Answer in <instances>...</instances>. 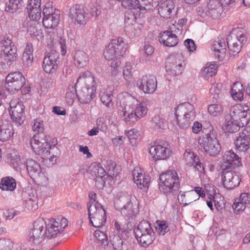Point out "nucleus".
<instances>
[{
    "label": "nucleus",
    "instance_id": "obj_1",
    "mask_svg": "<svg viewBox=\"0 0 250 250\" xmlns=\"http://www.w3.org/2000/svg\"><path fill=\"white\" fill-rule=\"evenodd\" d=\"M117 105L120 117L129 125L134 120L144 118L146 116L148 110L145 103L141 102L126 92L118 95Z\"/></svg>",
    "mask_w": 250,
    "mask_h": 250
},
{
    "label": "nucleus",
    "instance_id": "obj_2",
    "mask_svg": "<svg viewBox=\"0 0 250 250\" xmlns=\"http://www.w3.org/2000/svg\"><path fill=\"white\" fill-rule=\"evenodd\" d=\"M15 168L21 170L25 167L31 178L38 185L46 186L49 183V178L46 172L43 171L40 165L35 160L28 158L26 160L19 155L12 162Z\"/></svg>",
    "mask_w": 250,
    "mask_h": 250
},
{
    "label": "nucleus",
    "instance_id": "obj_3",
    "mask_svg": "<svg viewBox=\"0 0 250 250\" xmlns=\"http://www.w3.org/2000/svg\"><path fill=\"white\" fill-rule=\"evenodd\" d=\"M77 96L82 104L89 103L95 96L97 89L95 78L89 71L81 73L75 83Z\"/></svg>",
    "mask_w": 250,
    "mask_h": 250
},
{
    "label": "nucleus",
    "instance_id": "obj_4",
    "mask_svg": "<svg viewBox=\"0 0 250 250\" xmlns=\"http://www.w3.org/2000/svg\"><path fill=\"white\" fill-rule=\"evenodd\" d=\"M33 151L38 155H42L54 163L60 154L59 149L55 146H51L48 142V137L44 135L37 134L30 140Z\"/></svg>",
    "mask_w": 250,
    "mask_h": 250
},
{
    "label": "nucleus",
    "instance_id": "obj_5",
    "mask_svg": "<svg viewBox=\"0 0 250 250\" xmlns=\"http://www.w3.org/2000/svg\"><path fill=\"white\" fill-rule=\"evenodd\" d=\"M198 144L207 154L211 156L219 155L221 150V145L216 135L211 129H203L199 138Z\"/></svg>",
    "mask_w": 250,
    "mask_h": 250
},
{
    "label": "nucleus",
    "instance_id": "obj_6",
    "mask_svg": "<svg viewBox=\"0 0 250 250\" xmlns=\"http://www.w3.org/2000/svg\"><path fill=\"white\" fill-rule=\"evenodd\" d=\"M175 116L179 126L183 129L188 128L195 117L194 106L189 103L180 104L175 108Z\"/></svg>",
    "mask_w": 250,
    "mask_h": 250
},
{
    "label": "nucleus",
    "instance_id": "obj_7",
    "mask_svg": "<svg viewBox=\"0 0 250 250\" xmlns=\"http://www.w3.org/2000/svg\"><path fill=\"white\" fill-rule=\"evenodd\" d=\"M247 40V33L244 28L238 27L233 29L227 37L229 54L233 56L237 55Z\"/></svg>",
    "mask_w": 250,
    "mask_h": 250
},
{
    "label": "nucleus",
    "instance_id": "obj_8",
    "mask_svg": "<svg viewBox=\"0 0 250 250\" xmlns=\"http://www.w3.org/2000/svg\"><path fill=\"white\" fill-rule=\"evenodd\" d=\"M116 208L128 218H132L139 212L138 203L127 194H122L114 203Z\"/></svg>",
    "mask_w": 250,
    "mask_h": 250
},
{
    "label": "nucleus",
    "instance_id": "obj_9",
    "mask_svg": "<svg viewBox=\"0 0 250 250\" xmlns=\"http://www.w3.org/2000/svg\"><path fill=\"white\" fill-rule=\"evenodd\" d=\"M159 189L161 192L167 195L176 191L180 187V180L177 172L169 170L159 176Z\"/></svg>",
    "mask_w": 250,
    "mask_h": 250
},
{
    "label": "nucleus",
    "instance_id": "obj_10",
    "mask_svg": "<svg viewBox=\"0 0 250 250\" xmlns=\"http://www.w3.org/2000/svg\"><path fill=\"white\" fill-rule=\"evenodd\" d=\"M128 48V44L122 37L111 41L104 50L103 55L107 60L118 59L123 56Z\"/></svg>",
    "mask_w": 250,
    "mask_h": 250
},
{
    "label": "nucleus",
    "instance_id": "obj_11",
    "mask_svg": "<svg viewBox=\"0 0 250 250\" xmlns=\"http://www.w3.org/2000/svg\"><path fill=\"white\" fill-rule=\"evenodd\" d=\"M135 234L138 241L144 247L151 244L154 239L153 230L146 221L143 220L139 224Z\"/></svg>",
    "mask_w": 250,
    "mask_h": 250
},
{
    "label": "nucleus",
    "instance_id": "obj_12",
    "mask_svg": "<svg viewBox=\"0 0 250 250\" xmlns=\"http://www.w3.org/2000/svg\"><path fill=\"white\" fill-rule=\"evenodd\" d=\"M17 48L11 38L4 37L0 42V56L10 64L17 60Z\"/></svg>",
    "mask_w": 250,
    "mask_h": 250
},
{
    "label": "nucleus",
    "instance_id": "obj_13",
    "mask_svg": "<svg viewBox=\"0 0 250 250\" xmlns=\"http://www.w3.org/2000/svg\"><path fill=\"white\" fill-rule=\"evenodd\" d=\"M25 78L20 71L9 73L5 78L4 88L8 92L14 94L17 93L25 84Z\"/></svg>",
    "mask_w": 250,
    "mask_h": 250
},
{
    "label": "nucleus",
    "instance_id": "obj_14",
    "mask_svg": "<svg viewBox=\"0 0 250 250\" xmlns=\"http://www.w3.org/2000/svg\"><path fill=\"white\" fill-rule=\"evenodd\" d=\"M149 153L152 159L155 161L166 160L172 154V150L165 142L156 141L148 147Z\"/></svg>",
    "mask_w": 250,
    "mask_h": 250
},
{
    "label": "nucleus",
    "instance_id": "obj_15",
    "mask_svg": "<svg viewBox=\"0 0 250 250\" xmlns=\"http://www.w3.org/2000/svg\"><path fill=\"white\" fill-rule=\"evenodd\" d=\"M46 227L45 236L47 238L56 237L59 233L62 232L68 225L67 220L63 217L48 218L44 220Z\"/></svg>",
    "mask_w": 250,
    "mask_h": 250
},
{
    "label": "nucleus",
    "instance_id": "obj_16",
    "mask_svg": "<svg viewBox=\"0 0 250 250\" xmlns=\"http://www.w3.org/2000/svg\"><path fill=\"white\" fill-rule=\"evenodd\" d=\"M184 57L181 53L170 55L166 62L167 74L173 76L180 74L184 69Z\"/></svg>",
    "mask_w": 250,
    "mask_h": 250
},
{
    "label": "nucleus",
    "instance_id": "obj_17",
    "mask_svg": "<svg viewBox=\"0 0 250 250\" xmlns=\"http://www.w3.org/2000/svg\"><path fill=\"white\" fill-rule=\"evenodd\" d=\"M90 224L95 228L103 226L106 221V212L101 204L89 206L88 208Z\"/></svg>",
    "mask_w": 250,
    "mask_h": 250
},
{
    "label": "nucleus",
    "instance_id": "obj_18",
    "mask_svg": "<svg viewBox=\"0 0 250 250\" xmlns=\"http://www.w3.org/2000/svg\"><path fill=\"white\" fill-rule=\"evenodd\" d=\"M229 115L232 120L246 125L250 120V110L246 104H236L230 107Z\"/></svg>",
    "mask_w": 250,
    "mask_h": 250
},
{
    "label": "nucleus",
    "instance_id": "obj_19",
    "mask_svg": "<svg viewBox=\"0 0 250 250\" xmlns=\"http://www.w3.org/2000/svg\"><path fill=\"white\" fill-rule=\"evenodd\" d=\"M8 111L12 122L17 126L21 125L23 123L25 120L24 106L22 102L17 99L11 100Z\"/></svg>",
    "mask_w": 250,
    "mask_h": 250
},
{
    "label": "nucleus",
    "instance_id": "obj_20",
    "mask_svg": "<svg viewBox=\"0 0 250 250\" xmlns=\"http://www.w3.org/2000/svg\"><path fill=\"white\" fill-rule=\"evenodd\" d=\"M157 80L153 75H144L136 82L138 88L146 94H153L157 88Z\"/></svg>",
    "mask_w": 250,
    "mask_h": 250
},
{
    "label": "nucleus",
    "instance_id": "obj_21",
    "mask_svg": "<svg viewBox=\"0 0 250 250\" xmlns=\"http://www.w3.org/2000/svg\"><path fill=\"white\" fill-rule=\"evenodd\" d=\"M43 25L46 28L52 29L56 27L59 20V11L55 10L49 5H45L42 10Z\"/></svg>",
    "mask_w": 250,
    "mask_h": 250
},
{
    "label": "nucleus",
    "instance_id": "obj_22",
    "mask_svg": "<svg viewBox=\"0 0 250 250\" xmlns=\"http://www.w3.org/2000/svg\"><path fill=\"white\" fill-rule=\"evenodd\" d=\"M221 177L223 185L228 190H231L238 187L242 180L241 174L232 170L224 171Z\"/></svg>",
    "mask_w": 250,
    "mask_h": 250
},
{
    "label": "nucleus",
    "instance_id": "obj_23",
    "mask_svg": "<svg viewBox=\"0 0 250 250\" xmlns=\"http://www.w3.org/2000/svg\"><path fill=\"white\" fill-rule=\"evenodd\" d=\"M136 19L133 15L127 13L125 16V30L130 38L138 37L141 33V26L137 23Z\"/></svg>",
    "mask_w": 250,
    "mask_h": 250
},
{
    "label": "nucleus",
    "instance_id": "obj_24",
    "mask_svg": "<svg viewBox=\"0 0 250 250\" xmlns=\"http://www.w3.org/2000/svg\"><path fill=\"white\" fill-rule=\"evenodd\" d=\"M59 62L58 53H48L44 57L42 67L45 73L53 74L57 71Z\"/></svg>",
    "mask_w": 250,
    "mask_h": 250
},
{
    "label": "nucleus",
    "instance_id": "obj_25",
    "mask_svg": "<svg viewBox=\"0 0 250 250\" xmlns=\"http://www.w3.org/2000/svg\"><path fill=\"white\" fill-rule=\"evenodd\" d=\"M121 2L122 6L129 10L125 12V16L128 13L130 15H133L137 18L138 16L146 11V8L141 4L139 0H122Z\"/></svg>",
    "mask_w": 250,
    "mask_h": 250
},
{
    "label": "nucleus",
    "instance_id": "obj_26",
    "mask_svg": "<svg viewBox=\"0 0 250 250\" xmlns=\"http://www.w3.org/2000/svg\"><path fill=\"white\" fill-rule=\"evenodd\" d=\"M234 144L237 150L240 152L250 150V128L244 129L236 137Z\"/></svg>",
    "mask_w": 250,
    "mask_h": 250
},
{
    "label": "nucleus",
    "instance_id": "obj_27",
    "mask_svg": "<svg viewBox=\"0 0 250 250\" xmlns=\"http://www.w3.org/2000/svg\"><path fill=\"white\" fill-rule=\"evenodd\" d=\"M86 16L84 8L81 5H73L69 9V17L73 22L80 24H84L87 21Z\"/></svg>",
    "mask_w": 250,
    "mask_h": 250
},
{
    "label": "nucleus",
    "instance_id": "obj_28",
    "mask_svg": "<svg viewBox=\"0 0 250 250\" xmlns=\"http://www.w3.org/2000/svg\"><path fill=\"white\" fill-rule=\"evenodd\" d=\"M23 27L34 40L39 42L43 40L44 36L41 29V25L37 21H27L24 23Z\"/></svg>",
    "mask_w": 250,
    "mask_h": 250
},
{
    "label": "nucleus",
    "instance_id": "obj_29",
    "mask_svg": "<svg viewBox=\"0 0 250 250\" xmlns=\"http://www.w3.org/2000/svg\"><path fill=\"white\" fill-rule=\"evenodd\" d=\"M44 225V220L43 219H40L34 222L33 228L29 234L30 241L39 243L42 241L43 236L46 237L45 232L42 231Z\"/></svg>",
    "mask_w": 250,
    "mask_h": 250
},
{
    "label": "nucleus",
    "instance_id": "obj_30",
    "mask_svg": "<svg viewBox=\"0 0 250 250\" xmlns=\"http://www.w3.org/2000/svg\"><path fill=\"white\" fill-rule=\"evenodd\" d=\"M134 183L138 188L146 191L149 187L150 177L146 175L144 171L140 167H135L132 171Z\"/></svg>",
    "mask_w": 250,
    "mask_h": 250
},
{
    "label": "nucleus",
    "instance_id": "obj_31",
    "mask_svg": "<svg viewBox=\"0 0 250 250\" xmlns=\"http://www.w3.org/2000/svg\"><path fill=\"white\" fill-rule=\"evenodd\" d=\"M250 205V193L243 192L240 194L233 203L232 208L236 214L242 213Z\"/></svg>",
    "mask_w": 250,
    "mask_h": 250
},
{
    "label": "nucleus",
    "instance_id": "obj_32",
    "mask_svg": "<svg viewBox=\"0 0 250 250\" xmlns=\"http://www.w3.org/2000/svg\"><path fill=\"white\" fill-rule=\"evenodd\" d=\"M158 11L160 15L164 19H170L177 12L175 4L172 0H166L159 6Z\"/></svg>",
    "mask_w": 250,
    "mask_h": 250
},
{
    "label": "nucleus",
    "instance_id": "obj_33",
    "mask_svg": "<svg viewBox=\"0 0 250 250\" xmlns=\"http://www.w3.org/2000/svg\"><path fill=\"white\" fill-rule=\"evenodd\" d=\"M41 0H28L27 11L30 20L37 21L41 17Z\"/></svg>",
    "mask_w": 250,
    "mask_h": 250
},
{
    "label": "nucleus",
    "instance_id": "obj_34",
    "mask_svg": "<svg viewBox=\"0 0 250 250\" xmlns=\"http://www.w3.org/2000/svg\"><path fill=\"white\" fill-rule=\"evenodd\" d=\"M222 163L223 165L226 168L231 167H238L242 165L241 158L231 150L224 152L223 155Z\"/></svg>",
    "mask_w": 250,
    "mask_h": 250
},
{
    "label": "nucleus",
    "instance_id": "obj_35",
    "mask_svg": "<svg viewBox=\"0 0 250 250\" xmlns=\"http://www.w3.org/2000/svg\"><path fill=\"white\" fill-rule=\"evenodd\" d=\"M159 40L161 43L166 46L173 47L178 43L177 36L171 32L165 31L159 34Z\"/></svg>",
    "mask_w": 250,
    "mask_h": 250
},
{
    "label": "nucleus",
    "instance_id": "obj_36",
    "mask_svg": "<svg viewBox=\"0 0 250 250\" xmlns=\"http://www.w3.org/2000/svg\"><path fill=\"white\" fill-rule=\"evenodd\" d=\"M223 11L222 5L218 0H210L208 5L207 12L213 19L220 17Z\"/></svg>",
    "mask_w": 250,
    "mask_h": 250
},
{
    "label": "nucleus",
    "instance_id": "obj_37",
    "mask_svg": "<svg viewBox=\"0 0 250 250\" xmlns=\"http://www.w3.org/2000/svg\"><path fill=\"white\" fill-rule=\"evenodd\" d=\"M178 200L181 204L187 206L199 199V197L193 191H180L178 196Z\"/></svg>",
    "mask_w": 250,
    "mask_h": 250
},
{
    "label": "nucleus",
    "instance_id": "obj_38",
    "mask_svg": "<svg viewBox=\"0 0 250 250\" xmlns=\"http://www.w3.org/2000/svg\"><path fill=\"white\" fill-rule=\"evenodd\" d=\"M14 134L12 126L9 121L2 122L0 126V141L5 142L9 140Z\"/></svg>",
    "mask_w": 250,
    "mask_h": 250
},
{
    "label": "nucleus",
    "instance_id": "obj_39",
    "mask_svg": "<svg viewBox=\"0 0 250 250\" xmlns=\"http://www.w3.org/2000/svg\"><path fill=\"white\" fill-rule=\"evenodd\" d=\"M226 43L223 40L218 39L215 40L211 47V49L213 51L215 56L219 59H223L226 54Z\"/></svg>",
    "mask_w": 250,
    "mask_h": 250
},
{
    "label": "nucleus",
    "instance_id": "obj_40",
    "mask_svg": "<svg viewBox=\"0 0 250 250\" xmlns=\"http://www.w3.org/2000/svg\"><path fill=\"white\" fill-rule=\"evenodd\" d=\"M245 125L235 122L232 120L231 118L229 119H226L222 125V129L226 132L234 133L239 130L240 128L243 127Z\"/></svg>",
    "mask_w": 250,
    "mask_h": 250
},
{
    "label": "nucleus",
    "instance_id": "obj_41",
    "mask_svg": "<svg viewBox=\"0 0 250 250\" xmlns=\"http://www.w3.org/2000/svg\"><path fill=\"white\" fill-rule=\"evenodd\" d=\"M87 171L93 177L95 178L102 179L106 174L105 170L102 165L96 162L93 163L90 165Z\"/></svg>",
    "mask_w": 250,
    "mask_h": 250
},
{
    "label": "nucleus",
    "instance_id": "obj_42",
    "mask_svg": "<svg viewBox=\"0 0 250 250\" xmlns=\"http://www.w3.org/2000/svg\"><path fill=\"white\" fill-rule=\"evenodd\" d=\"M89 62L88 55L83 51L77 50L74 55V63L78 67H85Z\"/></svg>",
    "mask_w": 250,
    "mask_h": 250
},
{
    "label": "nucleus",
    "instance_id": "obj_43",
    "mask_svg": "<svg viewBox=\"0 0 250 250\" xmlns=\"http://www.w3.org/2000/svg\"><path fill=\"white\" fill-rule=\"evenodd\" d=\"M217 67L213 63H207L201 70L200 76L206 80L213 77L217 74Z\"/></svg>",
    "mask_w": 250,
    "mask_h": 250
},
{
    "label": "nucleus",
    "instance_id": "obj_44",
    "mask_svg": "<svg viewBox=\"0 0 250 250\" xmlns=\"http://www.w3.org/2000/svg\"><path fill=\"white\" fill-rule=\"evenodd\" d=\"M16 187V180L12 177H5L0 180V188L2 190L13 191Z\"/></svg>",
    "mask_w": 250,
    "mask_h": 250
},
{
    "label": "nucleus",
    "instance_id": "obj_45",
    "mask_svg": "<svg viewBox=\"0 0 250 250\" xmlns=\"http://www.w3.org/2000/svg\"><path fill=\"white\" fill-rule=\"evenodd\" d=\"M24 207L28 210H36L38 208L37 195L35 191L28 193V197L23 203Z\"/></svg>",
    "mask_w": 250,
    "mask_h": 250
},
{
    "label": "nucleus",
    "instance_id": "obj_46",
    "mask_svg": "<svg viewBox=\"0 0 250 250\" xmlns=\"http://www.w3.org/2000/svg\"><path fill=\"white\" fill-rule=\"evenodd\" d=\"M230 94L234 100L242 101L244 96L242 84L239 82L235 83L231 87Z\"/></svg>",
    "mask_w": 250,
    "mask_h": 250
},
{
    "label": "nucleus",
    "instance_id": "obj_47",
    "mask_svg": "<svg viewBox=\"0 0 250 250\" xmlns=\"http://www.w3.org/2000/svg\"><path fill=\"white\" fill-rule=\"evenodd\" d=\"M208 114L212 117L219 118L222 116L224 108L220 103L209 104L208 106Z\"/></svg>",
    "mask_w": 250,
    "mask_h": 250
},
{
    "label": "nucleus",
    "instance_id": "obj_48",
    "mask_svg": "<svg viewBox=\"0 0 250 250\" xmlns=\"http://www.w3.org/2000/svg\"><path fill=\"white\" fill-rule=\"evenodd\" d=\"M152 125L156 129H165L167 127L166 117L163 114H157L152 119Z\"/></svg>",
    "mask_w": 250,
    "mask_h": 250
},
{
    "label": "nucleus",
    "instance_id": "obj_49",
    "mask_svg": "<svg viewBox=\"0 0 250 250\" xmlns=\"http://www.w3.org/2000/svg\"><path fill=\"white\" fill-rule=\"evenodd\" d=\"M100 13L101 11L97 2L89 4L85 12L87 21L91 17H97Z\"/></svg>",
    "mask_w": 250,
    "mask_h": 250
},
{
    "label": "nucleus",
    "instance_id": "obj_50",
    "mask_svg": "<svg viewBox=\"0 0 250 250\" xmlns=\"http://www.w3.org/2000/svg\"><path fill=\"white\" fill-rule=\"evenodd\" d=\"M22 0H8L6 3L5 10L10 13H14L22 6Z\"/></svg>",
    "mask_w": 250,
    "mask_h": 250
},
{
    "label": "nucleus",
    "instance_id": "obj_51",
    "mask_svg": "<svg viewBox=\"0 0 250 250\" xmlns=\"http://www.w3.org/2000/svg\"><path fill=\"white\" fill-rule=\"evenodd\" d=\"M125 134L132 145H136L140 139V133L137 129L133 128L126 131Z\"/></svg>",
    "mask_w": 250,
    "mask_h": 250
},
{
    "label": "nucleus",
    "instance_id": "obj_52",
    "mask_svg": "<svg viewBox=\"0 0 250 250\" xmlns=\"http://www.w3.org/2000/svg\"><path fill=\"white\" fill-rule=\"evenodd\" d=\"M101 101L102 103L106 107H110L113 105L112 97L113 95L110 91H102L100 93Z\"/></svg>",
    "mask_w": 250,
    "mask_h": 250
},
{
    "label": "nucleus",
    "instance_id": "obj_53",
    "mask_svg": "<svg viewBox=\"0 0 250 250\" xmlns=\"http://www.w3.org/2000/svg\"><path fill=\"white\" fill-rule=\"evenodd\" d=\"M132 69V66L130 62H126L123 68V76L127 84H129L133 80Z\"/></svg>",
    "mask_w": 250,
    "mask_h": 250
},
{
    "label": "nucleus",
    "instance_id": "obj_54",
    "mask_svg": "<svg viewBox=\"0 0 250 250\" xmlns=\"http://www.w3.org/2000/svg\"><path fill=\"white\" fill-rule=\"evenodd\" d=\"M184 158L187 164L189 165H194L195 162H197L198 157L195 155L194 153L190 149H186Z\"/></svg>",
    "mask_w": 250,
    "mask_h": 250
},
{
    "label": "nucleus",
    "instance_id": "obj_55",
    "mask_svg": "<svg viewBox=\"0 0 250 250\" xmlns=\"http://www.w3.org/2000/svg\"><path fill=\"white\" fill-rule=\"evenodd\" d=\"M155 229L157 233L164 235L168 230V224L165 221H157L155 224Z\"/></svg>",
    "mask_w": 250,
    "mask_h": 250
},
{
    "label": "nucleus",
    "instance_id": "obj_56",
    "mask_svg": "<svg viewBox=\"0 0 250 250\" xmlns=\"http://www.w3.org/2000/svg\"><path fill=\"white\" fill-rule=\"evenodd\" d=\"M13 242L9 238L0 239V250H12L13 248Z\"/></svg>",
    "mask_w": 250,
    "mask_h": 250
},
{
    "label": "nucleus",
    "instance_id": "obj_57",
    "mask_svg": "<svg viewBox=\"0 0 250 250\" xmlns=\"http://www.w3.org/2000/svg\"><path fill=\"white\" fill-rule=\"evenodd\" d=\"M32 128L34 132H42L44 129L43 121L40 119L34 120L33 122Z\"/></svg>",
    "mask_w": 250,
    "mask_h": 250
},
{
    "label": "nucleus",
    "instance_id": "obj_58",
    "mask_svg": "<svg viewBox=\"0 0 250 250\" xmlns=\"http://www.w3.org/2000/svg\"><path fill=\"white\" fill-rule=\"evenodd\" d=\"M222 84L214 82L211 83V87L209 89L210 93L214 97H218L222 92Z\"/></svg>",
    "mask_w": 250,
    "mask_h": 250
},
{
    "label": "nucleus",
    "instance_id": "obj_59",
    "mask_svg": "<svg viewBox=\"0 0 250 250\" xmlns=\"http://www.w3.org/2000/svg\"><path fill=\"white\" fill-rule=\"evenodd\" d=\"M95 237L100 243L104 245L107 244V235L104 232L97 229L95 231Z\"/></svg>",
    "mask_w": 250,
    "mask_h": 250
},
{
    "label": "nucleus",
    "instance_id": "obj_60",
    "mask_svg": "<svg viewBox=\"0 0 250 250\" xmlns=\"http://www.w3.org/2000/svg\"><path fill=\"white\" fill-rule=\"evenodd\" d=\"M109 164L110 166H109L107 170L108 175L110 176L112 179L116 177L118 175V171L116 168L115 167V164L112 161H109L107 162V164Z\"/></svg>",
    "mask_w": 250,
    "mask_h": 250
},
{
    "label": "nucleus",
    "instance_id": "obj_61",
    "mask_svg": "<svg viewBox=\"0 0 250 250\" xmlns=\"http://www.w3.org/2000/svg\"><path fill=\"white\" fill-rule=\"evenodd\" d=\"M33 55L22 54V60L23 65L25 67H30L33 63Z\"/></svg>",
    "mask_w": 250,
    "mask_h": 250
},
{
    "label": "nucleus",
    "instance_id": "obj_62",
    "mask_svg": "<svg viewBox=\"0 0 250 250\" xmlns=\"http://www.w3.org/2000/svg\"><path fill=\"white\" fill-rule=\"evenodd\" d=\"M96 127L103 132H106L107 127L105 120L103 118L100 117L96 121Z\"/></svg>",
    "mask_w": 250,
    "mask_h": 250
},
{
    "label": "nucleus",
    "instance_id": "obj_63",
    "mask_svg": "<svg viewBox=\"0 0 250 250\" xmlns=\"http://www.w3.org/2000/svg\"><path fill=\"white\" fill-rule=\"evenodd\" d=\"M121 64L120 61H113L111 63V73L112 75L115 76L119 73V69Z\"/></svg>",
    "mask_w": 250,
    "mask_h": 250
},
{
    "label": "nucleus",
    "instance_id": "obj_64",
    "mask_svg": "<svg viewBox=\"0 0 250 250\" xmlns=\"http://www.w3.org/2000/svg\"><path fill=\"white\" fill-rule=\"evenodd\" d=\"M125 138L123 136H117L112 139V143L115 146H120L125 142Z\"/></svg>",
    "mask_w": 250,
    "mask_h": 250
}]
</instances>
